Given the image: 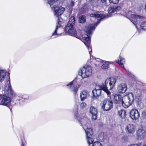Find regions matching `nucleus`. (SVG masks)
<instances>
[{
	"mask_svg": "<svg viewBox=\"0 0 146 146\" xmlns=\"http://www.w3.org/2000/svg\"><path fill=\"white\" fill-rule=\"evenodd\" d=\"M130 116L132 119L136 120L139 117V113L137 110L134 109L131 110Z\"/></svg>",
	"mask_w": 146,
	"mask_h": 146,
	"instance_id": "9",
	"label": "nucleus"
},
{
	"mask_svg": "<svg viewBox=\"0 0 146 146\" xmlns=\"http://www.w3.org/2000/svg\"><path fill=\"white\" fill-rule=\"evenodd\" d=\"M58 0H52L48 1V3L51 6L53 5L54 3L58 1Z\"/></svg>",
	"mask_w": 146,
	"mask_h": 146,
	"instance_id": "33",
	"label": "nucleus"
},
{
	"mask_svg": "<svg viewBox=\"0 0 146 146\" xmlns=\"http://www.w3.org/2000/svg\"><path fill=\"white\" fill-rule=\"evenodd\" d=\"M90 16L91 17H94L96 18H100V21L102 20L103 19H106L108 17H110V15H108L104 14H90Z\"/></svg>",
	"mask_w": 146,
	"mask_h": 146,
	"instance_id": "13",
	"label": "nucleus"
},
{
	"mask_svg": "<svg viewBox=\"0 0 146 146\" xmlns=\"http://www.w3.org/2000/svg\"><path fill=\"white\" fill-rule=\"evenodd\" d=\"M96 27L93 24H90L86 27L85 31L88 35H90L91 34L92 30H94Z\"/></svg>",
	"mask_w": 146,
	"mask_h": 146,
	"instance_id": "19",
	"label": "nucleus"
},
{
	"mask_svg": "<svg viewBox=\"0 0 146 146\" xmlns=\"http://www.w3.org/2000/svg\"><path fill=\"white\" fill-rule=\"evenodd\" d=\"M10 97L3 95V99L1 101V104L5 106L9 105L11 102Z\"/></svg>",
	"mask_w": 146,
	"mask_h": 146,
	"instance_id": "14",
	"label": "nucleus"
},
{
	"mask_svg": "<svg viewBox=\"0 0 146 146\" xmlns=\"http://www.w3.org/2000/svg\"><path fill=\"white\" fill-rule=\"evenodd\" d=\"M7 72L5 70H0V82H2L4 80L6 75Z\"/></svg>",
	"mask_w": 146,
	"mask_h": 146,
	"instance_id": "21",
	"label": "nucleus"
},
{
	"mask_svg": "<svg viewBox=\"0 0 146 146\" xmlns=\"http://www.w3.org/2000/svg\"><path fill=\"white\" fill-rule=\"evenodd\" d=\"M91 146H102L101 143L98 141L95 142Z\"/></svg>",
	"mask_w": 146,
	"mask_h": 146,
	"instance_id": "31",
	"label": "nucleus"
},
{
	"mask_svg": "<svg viewBox=\"0 0 146 146\" xmlns=\"http://www.w3.org/2000/svg\"><path fill=\"white\" fill-rule=\"evenodd\" d=\"M101 2L102 3H104L106 0H101Z\"/></svg>",
	"mask_w": 146,
	"mask_h": 146,
	"instance_id": "42",
	"label": "nucleus"
},
{
	"mask_svg": "<svg viewBox=\"0 0 146 146\" xmlns=\"http://www.w3.org/2000/svg\"><path fill=\"white\" fill-rule=\"evenodd\" d=\"M118 114L122 119H125L126 115V111L124 110H120L118 112Z\"/></svg>",
	"mask_w": 146,
	"mask_h": 146,
	"instance_id": "25",
	"label": "nucleus"
},
{
	"mask_svg": "<svg viewBox=\"0 0 146 146\" xmlns=\"http://www.w3.org/2000/svg\"><path fill=\"white\" fill-rule=\"evenodd\" d=\"M87 46V47L88 48V50L89 53L90 55L91 54V52H92V49L91 47V46L90 45H89L88 46Z\"/></svg>",
	"mask_w": 146,
	"mask_h": 146,
	"instance_id": "37",
	"label": "nucleus"
},
{
	"mask_svg": "<svg viewBox=\"0 0 146 146\" xmlns=\"http://www.w3.org/2000/svg\"><path fill=\"white\" fill-rule=\"evenodd\" d=\"M125 129L127 133H132L135 131V126L133 124H129L126 126Z\"/></svg>",
	"mask_w": 146,
	"mask_h": 146,
	"instance_id": "18",
	"label": "nucleus"
},
{
	"mask_svg": "<svg viewBox=\"0 0 146 146\" xmlns=\"http://www.w3.org/2000/svg\"><path fill=\"white\" fill-rule=\"evenodd\" d=\"M114 99L116 103L119 104L121 102L122 99L120 95H115L114 96Z\"/></svg>",
	"mask_w": 146,
	"mask_h": 146,
	"instance_id": "24",
	"label": "nucleus"
},
{
	"mask_svg": "<svg viewBox=\"0 0 146 146\" xmlns=\"http://www.w3.org/2000/svg\"><path fill=\"white\" fill-rule=\"evenodd\" d=\"M98 23L96 25V27L97 26V25L98 24Z\"/></svg>",
	"mask_w": 146,
	"mask_h": 146,
	"instance_id": "46",
	"label": "nucleus"
},
{
	"mask_svg": "<svg viewBox=\"0 0 146 146\" xmlns=\"http://www.w3.org/2000/svg\"><path fill=\"white\" fill-rule=\"evenodd\" d=\"M78 88L76 84H74L73 87L72 88V90L74 91V94H76V92L78 91Z\"/></svg>",
	"mask_w": 146,
	"mask_h": 146,
	"instance_id": "27",
	"label": "nucleus"
},
{
	"mask_svg": "<svg viewBox=\"0 0 146 146\" xmlns=\"http://www.w3.org/2000/svg\"><path fill=\"white\" fill-rule=\"evenodd\" d=\"M83 127H89L90 125V121L88 118L85 117L81 119L80 121L79 120Z\"/></svg>",
	"mask_w": 146,
	"mask_h": 146,
	"instance_id": "15",
	"label": "nucleus"
},
{
	"mask_svg": "<svg viewBox=\"0 0 146 146\" xmlns=\"http://www.w3.org/2000/svg\"><path fill=\"white\" fill-rule=\"evenodd\" d=\"M89 96V93L86 90L82 91L80 94V98L82 101L87 98Z\"/></svg>",
	"mask_w": 146,
	"mask_h": 146,
	"instance_id": "20",
	"label": "nucleus"
},
{
	"mask_svg": "<svg viewBox=\"0 0 146 146\" xmlns=\"http://www.w3.org/2000/svg\"><path fill=\"white\" fill-rule=\"evenodd\" d=\"M74 2L72 1L71 2V3L70 4V5L71 6H74Z\"/></svg>",
	"mask_w": 146,
	"mask_h": 146,
	"instance_id": "41",
	"label": "nucleus"
},
{
	"mask_svg": "<svg viewBox=\"0 0 146 146\" xmlns=\"http://www.w3.org/2000/svg\"><path fill=\"white\" fill-rule=\"evenodd\" d=\"M21 146H24V145L23 143H22L21 145Z\"/></svg>",
	"mask_w": 146,
	"mask_h": 146,
	"instance_id": "44",
	"label": "nucleus"
},
{
	"mask_svg": "<svg viewBox=\"0 0 146 146\" xmlns=\"http://www.w3.org/2000/svg\"><path fill=\"white\" fill-rule=\"evenodd\" d=\"M137 135L138 139H142L146 136V132L143 129H139L137 131Z\"/></svg>",
	"mask_w": 146,
	"mask_h": 146,
	"instance_id": "10",
	"label": "nucleus"
},
{
	"mask_svg": "<svg viewBox=\"0 0 146 146\" xmlns=\"http://www.w3.org/2000/svg\"><path fill=\"white\" fill-rule=\"evenodd\" d=\"M86 21V17L84 15H82L80 16L79 22L81 23H84Z\"/></svg>",
	"mask_w": 146,
	"mask_h": 146,
	"instance_id": "26",
	"label": "nucleus"
},
{
	"mask_svg": "<svg viewBox=\"0 0 146 146\" xmlns=\"http://www.w3.org/2000/svg\"><path fill=\"white\" fill-rule=\"evenodd\" d=\"M115 83V79L114 77H111L106 80L105 84L101 85L100 87L109 95L110 94L109 90L113 88Z\"/></svg>",
	"mask_w": 146,
	"mask_h": 146,
	"instance_id": "1",
	"label": "nucleus"
},
{
	"mask_svg": "<svg viewBox=\"0 0 146 146\" xmlns=\"http://www.w3.org/2000/svg\"><path fill=\"white\" fill-rule=\"evenodd\" d=\"M1 98H2V97H1V95H0V100L1 99Z\"/></svg>",
	"mask_w": 146,
	"mask_h": 146,
	"instance_id": "45",
	"label": "nucleus"
},
{
	"mask_svg": "<svg viewBox=\"0 0 146 146\" xmlns=\"http://www.w3.org/2000/svg\"><path fill=\"white\" fill-rule=\"evenodd\" d=\"M75 21L74 17L73 16L71 17L65 27L66 32L70 35L74 36L76 35V31L73 27L74 25Z\"/></svg>",
	"mask_w": 146,
	"mask_h": 146,
	"instance_id": "2",
	"label": "nucleus"
},
{
	"mask_svg": "<svg viewBox=\"0 0 146 146\" xmlns=\"http://www.w3.org/2000/svg\"><path fill=\"white\" fill-rule=\"evenodd\" d=\"M73 84V81L71 82L69 84H68L67 85V86L68 87L69 86L70 88V87L71 86V85L72 84Z\"/></svg>",
	"mask_w": 146,
	"mask_h": 146,
	"instance_id": "39",
	"label": "nucleus"
},
{
	"mask_svg": "<svg viewBox=\"0 0 146 146\" xmlns=\"http://www.w3.org/2000/svg\"><path fill=\"white\" fill-rule=\"evenodd\" d=\"M102 89L100 88L99 89L95 88L92 91L93 94L92 98L94 99H97L101 95L102 92Z\"/></svg>",
	"mask_w": 146,
	"mask_h": 146,
	"instance_id": "12",
	"label": "nucleus"
},
{
	"mask_svg": "<svg viewBox=\"0 0 146 146\" xmlns=\"http://www.w3.org/2000/svg\"><path fill=\"white\" fill-rule=\"evenodd\" d=\"M62 19L61 18H60V17H58V23L56 25V28L54 32L52 35V36L54 35H57L56 32L58 28L60 27V23L62 22Z\"/></svg>",
	"mask_w": 146,
	"mask_h": 146,
	"instance_id": "22",
	"label": "nucleus"
},
{
	"mask_svg": "<svg viewBox=\"0 0 146 146\" xmlns=\"http://www.w3.org/2000/svg\"><path fill=\"white\" fill-rule=\"evenodd\" d=\"M9 81V85L8 89H7L6 91L7 94L8 95L10 96V97H11L12 98H13L14 97L17 96V95L13 93V91L12 90L11 87V86L10 83V80H9L7 81V82L8 83Z\"/></svg>",
	"mask_w": 146,
	"mask_h": 146,
	"instance_id": "11",
	"label": "nucleus"
},
{
	"mask_svg": "<svg viewBox=\"0 0 146 146\" xmlns=\"http://www.w3.org/2000/svg\"><path fill=\"white\" fill-rule=\"evenodd\" d=\"M117 89L119 93H124L127 89L126 84L123 83L121 84L118 85Z\"/></svg>",
	"mask_w": 146,
	"mask_h": 146,
	"instance_id": "17",
	"label": "nucleus"
},
{
	"mask_svg": "<svg viewBox=\"0 0 146 146\" xmlns=\"http://www.w3.org/2000/svg\"><path fill=\"white\" fill-rule=\"evenodd\" d=\"M90 112L92 115V119L95 120L97 117L98 111L97 109L93 106H91L90 108Z\"/></svg>",
	"mask_w": 146,
	"mask_h": 146,
	"instance_id": "16",
	"label": "nucleus"
},
{
	"mask_svg": "<svg viewBox=\"0 0 146 146\" xmlns=\"http://www.w3.org/2000/svg\"><path fill=\"white\" fill-rule=\"evenodd\" d=\"M102 108L104 111L109 110L113 108V102L110 99H107L103 102Z\"/></svg>",
	"mask_w": 146,
	"mask_h": 146,
	"instance_id": "7",
	"label": "nucleus"
},
{
	"mask_svg": "<svg viewBox=\"0 0 146 146\" xmlns=\"http://www.w3.org/2000/svg\"><path fill=\"white\" fill-rule=\"evenodd\" d=\"M120 65V66L123 68H124L123 63L125 62V61L123 58H122L120 56H119V58L118 59L117 61H116Z\"/></svg>",
	"mask_w": 146,
	"mask_h": 146,
	"instance_id": "23",
	"label": "nucleus"
},
{
	"mask_svg": "<svg viewBox=\"0 0 146 146\" xmlns=\"http://www.w3.org/2000/svg\"><path fill=\"white\" fill-rule=\"evenodd\" d=\"M141 27L142 29L146 31V21L142 23L141 25Z\"/></svg>",
	"mask_w": 146,
	"mask_h": 146,
	"instance_id": "29",
	"label": "nucleus"
},
{
	"mask_svg": "<svg viewBox=\"0 0 146 146\" xmlns=\"http://www.w3.org/2000/svg\"><path fill=\"white\" fill-rule=\"evenodd\" d=\"M130 72H129V74H130Z\"/></svg>",
	"mask_w": 146,
	"mask_h": 146,
	"instance_id": "47",
	"label": "nucleus"
},
{
	"mask_svg": "<svg viewBox=\"0 0 146 146\" xmlns=\"http://www.w3.org/2000/svg\"><path fill=\"white\" fill-rule=\"evenodd\" d=\"M127 17L131 21L136 25L137 24V19H141L142 18V16L133 14L132 13V12L129 11L127 14Z\"/></svg>",
	"mask_w": 146,
	"mask_h": 146,
	"instance_id": "6",
	"label": "nucleus"
},
{
	"mask_svg": "<svg viewBox=\"0 0 146 146\" xmlns=\"http://www.w3.org/2000/svg\"><path fill=\"white\" fill-rule=\"evenodd\" d=\"M133 101V95L132 93L125 95L122 98L121 103L123 106L125 108L131 105Z\"/></svg>",
	"mask_w": 146,
	"mask_h": 146,
	"instance_id": "3",
	"label": "nucleus"
},
{
	"mask_svg": "<svg viewBox=\"0 0 146 146\" xmlns=\"http://www.w3.org/2000/svg\"><path fill=\"white\" fill-rule=\"evenodd\" d=\"M79 74L81 76L82 78L88 77L90 76L92 74V71L91 66L85 65L81 68L79 72Z\"/></svg>",
	"mask_w": 146,
	"mask_h": 146,
	"instance_id": "4",
	"label": "nucleus"
},
{
	"mask_svg": "<svg viewBox=\"0 0 146 146\" xmlns=\"http://www.w3.org/2000/svg\"><path fill=\"white\" fill-rule=\"evenodd\" d=\"M145 12H146V4H145Z\"/></svg>",
	"mask_w": 146,
	"mask_h": 146,
	"instance_id": "43",
	"label": "nucleus"
},
{
	"mask_svg": "<svg viewBox=\"0 0 146 146\" xmlns=\"http://www.w3.org/2000/svg\"><path fill=\"white\" fill-rule=\"evenodd\" d=\"M83 39H86L87 38L89 37L88 35L87 34H85L83 35L82 36Z\"/></svg>",
	"mask_w": 146,
	"mask_h": 146,
	"instance_id": "38",
	"label": "nucleus"
},
{
	"mask_svg": "<svg viewBox=\"0 0 146 146\" xmlns=\"http://www.w3.org/2000/svg\"><path fill=\"white\" fill-rule=\"evenodd\" d=\"M86 104L84 102H82L80 104V107L81 109H83L86 107Z\"/></svg>",
	"mask_w": 146,
	"mask_h": 146,
	"instance_id": "35",
	"label": "nucleus"
},
{
	"mask_svg": "<svg viewBox=\"0 0 146 146\" xmlns=\"http://www.w3.org/2000/svg\"><path fill=\"white\" fill-rule=\"evenodd\" d=\"M83 128L84 129L86 136V139L89 145H92L94 141V139L92 137L93 134L92 130V128H88V127Z\"/></svg>",
	"mask_w": 146,
	"mask_h": 146,
	"instance_id": "5",
	"label": "nucleus"
},
{
	"mask_svg": "<svg viewBox=\"0 0 146 146\" xmlns=\"http://www.w3.org/2000/svg\"><path fill=\"white\" fill-rule=\"evenodd\" d=\"M89 146H91V145H89Z\"/></svg>",
	"mask_w": 146,
	"mask_h": 146,
	"instance_id": "48",
	"label": "nucleus"
},
{
	"mask_svg": "<svg viewBox=\"0 0 146 146\" xmlns=\"http://www.w3.org/2000/svg\"><path fill=\"white\" fill-rule=\"evenodd\" d=\"M108 64H103L102 66V68L103 69H106L108 67Z\"/></svg>",
	"mask_w": 146,
	"mask_h": 146,
	"instance_id": "34",
	"label": "nucleus"
},
{
	"mask_svg": "<svg viewBox=\"0 0 146 146\" xmlns=\"http://www.w3.org/2000/svg\"><path fill=\"white\" fill-rule=\"evenodd\" d=\"M141 116L143 119H146V111H143L142 113Z\"/></svg>",
	"mask_w": 146,
	"mask_h": 146,
	"instance_id": "32",
	"label": "nucleus"
},
{
	"mask_svg": "<svg viewBox=\"0 0 146 146\" xmlns=\"http://www.w3.org/2000/svg\"><path fill=\"white\" fill-rule=\"evenodd\" d=\"M86 40L85 42H84V43L85 44L86 46H88L90 44V41L89 37H88L86 39H84Z\"/></svg>",
	"mask_w": 146,
	"mask_h": 146,
	"instance_id": "28",
	"label": "nucleus"
},
{
	"mask_svg": "<svg viewBox=\"0 0 146 146\" xmlns=\"http://www.w3.org/2000/svg\"><path fill=\"white\" fill-rule=\"evenodd\" d=\"M128 146H138V145L137 144H133L129 145Z\"/></svg>",
	"mask_w": 146,
	"mask_h": 146,
	"instance_id": "40",
	"label": "nucleus"
},
{
	"mask_svg": "<svg viewBox=\"0 0 146 146\" xmlns=\"http://www.w3.org/2000/svg\"><path fill=\"white\" fill-rule=\"evenodd\" d=\"M115 11H118L119 10H120L121 9V8L120 6H118L117 7H114Z\"/></svg>",
	"mask_w": 146,
	"mask_h": 146,
	"instance_id": "36",
	"label": "nucleus"
},
{
	"mask_svg": "<svg viewBox=\"0 0 146 146\" xmlns=\"http://www.w3.org/2000/svg\"><path fill=\"white\" fill-rule=\"evenodd\" d=\"M108 11V13H109L114 12L115 11L114 7L109 8Z\"/></svg>",
	"mask_w": 146,
	"mask_h": 146,
	"instance_id": "30",
	"label": "nucleus"
},
{
	"mask_svg": "<svg viewBox=\"0 0 146 146\" xmlns=\"http://www.w3.org/2000/svg\"><path fill=\"white\" fill-rule=\"evenodd\" d=\"M53 8L54 10V15L57 17L61 15L65 10V8L61 6L57 7L54 5Z\"/></svg>",
	"mask_w": 146,
	"mask_h": 146,
	"instance_id": "8",
	"label": "nucleus"
}]
</instances>
